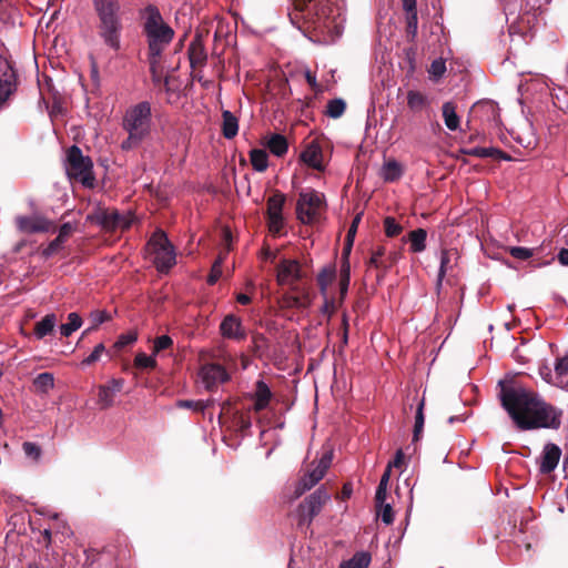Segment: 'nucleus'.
Masks as SVG:
<instances>
[{
  "mask_svg": "<svg viewBox=\"0 0 568 568\" xmlns=\"http://www.w3.org/2000/svg\"><path fill=\"white\" fill-rule=\"evenodd\" d=\"M499 384L501 406L518 428L560 427L562 412L545 402L537 393L521 386H506L503 382Z\"/></svg>",
  "mask_w": 568,
  "mask_h": 568,
  "instance_id": "obj_1",
  "label": "nucleus"
},
{
  "mask_svg": "<svg viewBox=\"0 0 568 568\" xmlns=\"http://www.w3.org/2000/svg\"><path fill=\"white\" fill-rule=\"evenodd\" d=\"M333 0H293L291 22L305 34L311 31L332 33L336 28Z\"/></svg>",
  "mask_w": 568,
  "mask_h": 568,
  "instance_id": "obj_2",
  "label": "nucleus"
},
{
  "mask_svg": "<svg viewBox=\"0 0 568 568\" xmlns=\"http://www.w3.org/2000/svg\"><path fill=\"white\" fill-rule=\"evenodd\" d=\"M142 19V34L145 37L148 53L162 55L173 41L175 31L169 26L154 4H148L140 11Z\"/></svg>",
  "mask_w": 568,
  "mask_h": 568,
  "instance_id": "obj_3",
  "label": "nucleus"
},
{
  "mask_svg": "<svg viewBox=\"0 0 568 568\" xmlns=\"http://www.w3.org/2000/svg\"><path fill=\"white\" fill-rule=\"evenodd\" d=\"M98 17V34L114 52L121 49L123 30L120 0H92Z\"/></svg>",
  "mask_w": 568,
  "mask_h": 568,
  "instance_id": "obj_4",
  "label": "nucleus"
},
{
  "mask_svg": "<svg viewBox=\"0 0 568 568\" xmlns=\"http://www.w3.org/2000/svg\"><path fill=\"white\" fill-rule=\"evenodd\" d=\"M152 122L151 104L142 101L129 108L123 116V130L128 138L122 141L121 149L130 151L138 148L150 134Z\"/></svg>",
  "mask_w": 568,
  "mask_h": 568,
  "instance_id": "obj_5",
  "label": "nucleus"
},
{
  "mask_svg": "<svg viewBox=\"0 0 568 568\" xmlns=\"http://www.w3.org/2000/svg\"><path fill=\"white\" fill-rule=\"evenodd\" d=\"M327 209L325 195L314 189L303 190L298 193L296 202V217L306 225L320 222Z\"/></svg>",
  "mask_w": 568,
  "mask_h": 568,
  "instance_id": "obj_6",
  "label": "nucleus"
},
{
  "mask_svg": "<svg viewBox=\"0 0 568 568\" xmlns=\"http://www.w3.org/2000/svg\"><path fill=\"white\" fill-rule=\"evenodd\" d=\"M93 162L83 155L81 149L72 145L67 151L65 171L70 180L82 183L85 187L94 186Z\"/></svg>",
  "mask_w": 568,
  "mask_h": 568,
  "instance_id": "obj_7",
  "label": "nucleus"
},
{
  "mask_svg": "<svg viewBox=\"0 0 568 568\" xmlns=\"http://www.w3.org/2000/svg\"><path fill=\"white\" fill-rule=\"evenodd\" d=\"M154 254V264L159 272L166 273L175 265L174 247L163 231L153 233L148 242Z\"/></svg>",
  "mask_w": 568,
  "mask_h": 568,
  "instance_id": "obj_8",
  "label": "nucleus"
},
{
  "mask_svg": "<svg viewBox=\"0 0 568 568\" xmlns=\"http://www.w3.org/2000/svg\"><path fill=\"white\" fill-rule=\"evenodd\" d=\"M331 498L324 486L317 488L313 494L304 499L298 506V525H311L313 518L317 516L323 506Z\"/></svg>",
  "mask_w": 568,
  "mask_h": 568,
  "instance_id": "obj_9",
  "label": "nucleus"
},
{
  "mask_svg": "<svg viewBox=\"0 0 568 568\" xmlns=\"http://www.w3.org/2000/svg\"><path fill=\"white\" fill-rule=\"evenodd\" d=\"M304 277L305 272L297 260L283 258L276 266V282L281 286L288 285L292 291H297V283Z\"/></svg>",
  "mask_w": 568,
  "mask_h": 568,
  "instance_id": "obj_10",
  "label": "nucleus"
},
{
  "mask_svg": "<svg viewBox=\"0 0 568 568\" xmlns=\"http://www.w3.org/2000/svg\"><path fill=\"white\" fill-rule=\"evenodd\" d=\"M18 75L11 62L0 54V109L4 108L10 97L16 92Z\"/></svg>",
  "mask_w": 568,
  "mask_h": 568,
  "instance_id": "obj_11",
  "label": "nucleus"
},
{
  "mask_svg": "<svg viewBox=\"0 0 568 568\" xmlns=\"http://www.w3.org/2000/svg\"><path fill=\"white\" fill-rule=\"evenodd\" d=\"M332 463V453L324 454L315 468L310 470L295 487V497L302 496L305 491L313 488L326 474Z\"/></svg>",
  "mask_w": 568,
  "mask_h": 568,
  "instance_id": "obj_12",
  "label": "nucleus"
},
{
  "mask_svg": "<svg viewBox=\"0 0 568 568\" xmlns=\"http://www.w3.org/2000/svg\"><path fill=\"white\" fill-rule=\"evenodd\" d=\"M14 224L21 233H45L55 230L54 223L44 215L34 213L32 215H18Z\"/></svg>",
  "mask_w": 568,
  "mask_h": 568,
  "instance_id": "obj_13",
  "label": "nucleus"
},
{
  "mask_svg": "<svg viewBox=\"0 0 568 568\" xmlns=\"http://www.w3.org/2000/svg\"><path fill=\"white\" fill-rule=\"evenodd\" d=\"M200 377L207 390H213L220 384H223L230 379V375L226 369L215 363L205 364L200 369Z\"/></svg>",
  "mask_w": 568,
  "mask_h": 568,
  "instance_id": "obj_14",
  "label": "nucleus"
},
{
  "mask_svg": "<svg viewBox=\"0 0 568 568\" xmlns=\"http://www.w3.org/2000/svg\"><path fill=\"white\" fill-rule=\"evenodd\" d=\"M123 378H112L106 384L98 387V404L101 409H108L113 406L114 397L123 388Z\"/></svg>",
  "mask_w": 568,
  "mask_h": 568,
  "instance_id": "obj_15",
  "label": "nucleus"
},
{
  "mask_svg": "<svg viewBox=\"0 0 568 568\" xmlns=\"http://www.w3.org/2000/svg\"><path fill=\"white\" fill-rule=\"evenodd\" d=\"M89 219L101 225L105 231H114L116 227L126 229L129 222H126L116 211L99 210Z\"/></svg>",
  "mask_w": 568,
  "mask_h": 568,
  "instance_id": "obj_16",
  "label": "nucleus"
},
{
  "mask_svg": "<svg viewBox=\"0 0 568 568\" xmlns=\"http://www.w3.org/2000/svg\"><path fill=\"white\" fill-rule=\"evenodd\" d=\"M300 159L307 166L317 171H324L323 150L317 141L313 140L306 144L300 154Z\"/></svg>",
  "mask_w": 568,
  "mask_h": 568,
  "instance_id": "obj_17",
  "label": "nucleus"
},
{
  "mask_svg": "<svg viewBox=\"0 0 568 568\" xmlns=\"http://www.w3.org/2000/svg\"><path fill=\"white\" fill-rule=\"evenodd\" d=\"M220 331L223 337L242 341L246 337L245 332L242 328L241 320L230 314L224 317L220 325Z\"/></svg>",
  "mask_w": 568,
  "mask_h": 568,
  "instance_id": "obj_18",
  "label": "nucleus"
},
{
  "mask_svg": "<svg viewBox=\"0 0 568 568\" xmlns=\"http://www.w3.org/2000/svg\"><path fill=\"white\" fill-rule=\"evenodd\" d=\"M561 456V449L552 443H548L542 450L540 471L542 474H550L557 467Z\"/></svg>",
  "mask_w": 568,
  "mask_h": 568,
  "instance_id": "obj_19",
  "label": "nucleus"
},
{
  "mask_svg": "<svg viewBox=\"0 0 568 568\" xmlns=\"http://www.w3.org/2000/svg\"><path fill=\"white\" fill-rule=\"evenodd\" d=\"M73 226L71 223L67 222L62 224L59 229L58 236L51 241L45 248L42 250L41 255L45 260L50 258L54 254H57L67 239L72 234Z\"/></svg>",
  "mask_w": 568,
  "mask_h": 568,
  "instance_id": "obj_20",
  "label": "nucleus"
},
{
  "mask_svg": "<svg viewBox=\"0 0 568 568\" xmlns=\"http://www.w3.org/2000/svg\"><path fill=\"white\" fill-rule=\"evenodd\" d=\"M189 60L192 68L203 67L206 62L207 54L203 44L202 36L196 34L189 45Z\"/></svg>",
  "mask_w": 568,
  "mask_h": 568,
  "instance_id": "obj_21",
  "label": "nucleus"
},
{
  "mask_svg": "<svg viewBox=\"0 0 568 568\" xmlns=\"http://www.w3.org/2000/svg\"><path fill=\"white\" fill-rule=\"evenodd\" d=\"M460 153L469 156H476V158H491L494 160H504V161H510L511 156L504 152L501 149L498 148H470V149H460Z\"/></svg>",
  "mask_w": 568,
  "mask_h": 568,
  "instance_id": "obj_22",
  "label": "nucleus"
},
{
  "mask_svg": "<svg viewBox=\"0 0 568 568\" xmlns=\"http://www.w3.org/2000/svg\"><path fill=\"white\" fill-rule=\"evenodd\" d=\"M459 258V254L456 250H443L442 256H440V266L438 271V277H437V288L442 286L443 278L445 275L453 271L454 266L457 265V261Z\"/></svg>",
  "mask_w": 568,
  "mask_h": 568,
  "instance_id": "obj_23",
  "label": "nucleus"
},
{
  "mask_svg": "<svg viewBox=\"0 0 568 568\" xmlns=\"http://www.w3.org/2000/svg\"><path fill=\"white\" fill-rule=\"evenodd\" d=\"M271 398L272 392L270 387L266 385L264 381H257L255 384L254 410L258 413L265 409L268 406Z\"/></svg>",
  "mask_w": 568,
  "mask_h": 568,
  "instance_id": "obj_24",
  "label": "nucleus"
},
{
  "mask_svg": "<svg viewBox=\"0 0 568 568\" xmlns=\"http://www.w3.org/2000/svg\"><path fill=\"white\" fill-rule=\"evenodd\" d=\"M58 318L57 315L51 313L47 314L41 321L34 325L33 334L37 339H42L54 332Z\"/></svg>",
  "mask_w": 568,
  "mask_h": 568,
  "instance_id": "obj_25",
  "label": "nucleus"
},
{
  "mask_svg": "<svg viewBox=\"0 0 568 568\" xmlns=\"http://www.w3.org/2000/svg\"><path fill=\"white\" fill-rule=\"evenodd\" d=\"M266 148L275 156H283L287 153L288 142L287 139L280 133H272L265 142Z\"/></svg>",
  "mask_w": 568,
  "mask_h": 568,
  "instance_id": "obj_26",
  "label": "nucleus"
},
{
  "mask_svg": "<svg viewBox=\"0 0 568 568\" xmlns=\"http://www.w3.org/2000/svg\"><path fill=\"white\" fill-rule=\"evenodd\" d=\"M296 294H285L283 301L288 307L307 308L311 305V298L308 292L300 286V290L294 291Z\"/></svg>",
  "mask_w": 568,
  "mask_h": 568,
  "instance_id": "obj_27",
  "label": "nucleus"
},
{
  "mask_svg": "<svg viewBox=\"0 0 568 568\" xmlns=\"http://www.w3.org/2000/svg\"><path fill=\"white\" fill-rule=\"evenodd\" d=\"M239 120L229 110L222 112V134L225 139L231 140L237 135Z\"/></svg>",
  "mask_w": 568,
  "mask_h": 568,
  "instance_id": "obj_28",
  "label": "nucleus"
},
{
  "mask_svg": "<svg viewBox=\"0 0 568 568\" xmlns=\"http://www.w3.org/2000/svg\"><path fill=\"white\" fill-rule=\"evenodd\" d=\"M427 231L424 229H416L408 233L407 240L409 242V250L413 253H420L426 248Z\"/></svg>",
  "mask_w": 568,
  "mask_h": 568,
  "instance_id": "obj_29",
  "label": "nucleus"
},
{
  "mask_svg": "<svg viewBox=\"0 0 568 568\" xmlns=\"http://www.w3.org/2000/svg\"><path fill=\"white\" fill-rule=\"evenodd\" d=\"M335 278H336L335 265H328L321 270V272L317 275V284L320 287V292L323 296L327 295V288L335 281Z\"/></svg>",
  "mask_w": 568,
  "mask_h": 568,
  "instance_id": "obj_30",
  "label": "nucleus"
},
{
  "mask_svg": "<svg viewBox=\"0 0 568 568\" xmlns=\"http://www.w3.org/2000/svg\"><path fill=\"white\" fill-rule=\"evenodd\" d=\"M554 385L568 389V356L557 359Z\"/></svg>",
  "mask_w": 568,
  "mask_h": 568,
  "instance_id": "obj_31",
  "label": "nucleus"
},
{
  "mask_svg": "<svg viewBox=\"0 0 568 568\" xmlns=\"http://www.w3.org/2000/svg\"><path fill=\"white\" fill-rule=\"evenodd\" d=\"M161 57L162 55H152L151 53H148L150 73H151L152 82L154 84L158 85L163 82V84L166 87L169 84V78L162 77V71H161V65H160Z\"/></svg>",
  "mask_w": 568,
  "mask_h": 568,
  "instance_id": "obj_32",
  "label": "nucleus"
},
{
  "mask_svg": "<svg viewBox=\"0 0 568 568\" xmlns=\"http://www.w3.org/2000/svg\"><path fill=\"white\" fill-rule=\"evenodd\" d=\"M403 175V168L396 160H389L384 163L382 176L386 182H395Z\"/></svg>",
  "mask_w": 568,
  "mask_h": 568,
  "instance_id": "obj_33",
  "label": "nucleus"
},
{
  "mask_svg": "<svg viewBox=\"0 0 568 568\" xmlns=\"http://www.w3.org/2000/svg\"><path fill=\"white\" fill-rule=\"evenodd\" d=\"M443 118L446 126L450 131H455L459 128V116L456 113V105L453 102H445L443 104Z\"/></svg>",
  "mask_w": 568,
  "mask_h": 568,
  "instance_id": "obj_34",
  "label": "nucleus"
},
{
  "mask_svg": "<svg viewBox=\"0 0 568 568\" xmlns=\"http://www.w3.org/2000/svg\"><path fill=\"white\" fill-rule=\"evenodd\" d=\"M286 197L285 195L280 192L275 191L272 196L267 200V216L271 215H283L282 211L285 204Z\"/></svg>",
  "mask_w": 568,
  "mask_h": 568,
  "instance_id": "obj_35",
  "label": "nucleus"
},
{
  "mask_svg": "<svg viewBox=\"0 0 568 568\" xmlns=\"http://www.w3.org/2000/svg\"><path fill=\"white\" fill-rule=\"evenodd\" d=\"M250 161L253 169L257 172H264L268 166V155L263 149L251 150Z\"/></svg>",
  "mask_w": 568,
  "mask_h": 568,
  "instance_id": "obj_36",
  "label": "nucleus"
},
{
  "mask_svg": "<svg viewBox=\"0 0 568 568\" xmlns=\"http://www.w3.org/2000/svg\"><path fill=\"white\" fill-rule=\"evenodd\" d=\"M33 386L37 392L47 394L54 387V377L52 373H41L33 379Z\"/></svg>",
  "mask_w": 568,
  "mask_h": 568,
  "instance_id": "obj_37",
  "label": "nucleus"
},
{
  "mask_svg": "<svg viewBox=\"0 0 568 568\" xmlns=\"http://www.w3.org/2000/svg\"><path fill=\"white\" fill-rule=\"evenodd\" d=\"M405 12H406V37L409 42L414 43L415 39L417 37V30H418L417 9H414L413 11H405Z\"/></svg>",
  "mask_w": 568,
  "mask_h": 568,
  "instance_id": "obj_38",
  "label": "nucleus"
},
{
  "mask_svg": "<svg viewBox=\"0 0 568 568\" xmlns=\"http://www.w3.org/2000/svg\"><path fill=\"white\" fill-rule=\"evenodd\" d=\"M425 398L423 397L416 409L415 425L413 430V442H418L424 429L425 416H424Z\"/></svg>",
  "mask_w": 568,
  "mask_h": 568,
  "instance_id": "obj_39",
  "label": "nucleus"
},
{
  "mask_svg": "<svg viewBox=\"0 0 568 568\" xmlns=\"http://www.w3.org/2000/svg\"><path fill=\"white\" fill-rule=\"evenodd\" d=\"M82 325V318L78 313H70L68 315V323L60 326V333L64 337H69L73 332L79 329Z\"/></svg>",
  "mask_w": 568,
  "mask_h": 568,
  "instance_id": "obj_40",
  "label": "nucleus"
},
{
  "mask_svg": "<svg viewBox=\"0 0 568 568\" xmlns=\"http://www.w3.org/2000/svg\"><path fill=\"white\" fill-rule=\"evenodd\" d=\"M371 562L368 552H357L349 560L344 561L341 568H367Z\"/></svg>",
  "mask_w": 568,
  "mask_h": 568,
  "instance_id": "obj_41",
  "label": "nucleus"
},
{
  "mask_svg": "<svg viewBox=\"0 0 568 568\" xmlns=\"http://www.w3.org/2000/svg\"><path fill=\"white\" fill-rule=\"evenodd\" d=\"M427 104V98L419 91L407 92V105L412 111H420Z\"/></svg>",
  "mask_w": 568,
  "mask_h": 568,
  "instance_id": "obj_42",
  "label": "nucleus"
},
{
  "mask_svg": "<svg viewBox=\"0 0 568 568\" xmlns=\"http://www.w3.org/2000/svg\"><path fill=\"white\" fill-rule=\"evenodd\" d=\"M268 349V339L262 333H254L252 336V352L255 356L262 357Z\"/></svg>",
  "mask_w": 568,
  "mask_h": 568,
  "instance_id": "obj_43",
  "label": "nucleus"
},
{
  "mask_svg": "<svg viewBox=\"0 0 568 568\" xmlns=\"http://www.w3.org/2000/svg\"><path fill=\"white\" fill-rule=\"evenodd\" d=\"M346 110V103L343 99L329 100L326 106V115L332 119L341 118Z\"/></svg>",
  "mask_w": 568,
  "mask_h": 568,
  "instance_id": "obj_44",
  "label": "nucleus"
},
{
  "mask_svg": "<svg viewBox=\"0 0 568 568\" xmlns=\"http://www.w3.org/2000/svg\"><path fill=\"white\" fill-rule=\"evenodd\" d=\"M389 478H390L389 469H385V471L382 475V478L379 480V484L377 486L376 494H375V503L377 505H383V503L386 499L387 486H388Z\"/></svg>",
  "mask_w": 568,
  "mask_h": 568,
  "instance_id": "obj_45",
  "label": "nucleus"
},
{
  "mask_svg": "<svg viewBox=\"0 0 568 568\" xmlns=\"http://www.w3.org/2000/svg\"><path fill=\"white\" fill-rule=\"evenodd\" d=\"M213 400H191V399H180L176 403V406L180 408L193 409L195 412H204Z\"/></svg>",
  "mask_w": 568,
  "mask_h": 568,
  "instance_id": "obj_46",
  "label": "nucleus"
},
{
  "mask_svg": "<svg viewBox=\"0 0 568 568\" xmlns=\"http://www.w3.org/2000/svg\"><path fill=\"white\" fill-rule=\"evenodd\" d=\"M384 231L386 236L395 237L402 233L403 226L396 221L395 217L387 216L384 219Z\"/></svg>",
  "mask_w": 568,
  "mask_h": 568,
  "instance_id": "obj_47",
  "label": "nucleus"
},
{
  "mask_svg": "<svg viewBox=\"0 0 568 568\" xmlns=\"http://www.w3.org/2000/svg\"><path fill=\"white\" fill-rule=\"evenodd\" d=\"M134 366L138 368L153 369L156 367V361L153 356H148L145 353L141 352L135 355Z\"/></svg>",
  "mask_w": 568,
  "mask_h": 568,
  "instance_id": "obj_48",
  "label": "nucleus"
},
{
  "mask_svg": "<svg viewBox=\"0 0 568 568\" xmlns=\"http://www.w3.org/2000/svg\"><path fill=\"white\" fill-rule=\"evenodd\" d=\"M22 449L26 456L34 462H38L42 454L41 447L38 444L31 442H24L22 445Z\"/></svg>",
  "mask_w": 568,
  "mask_h": 568,
  "instance_id": "obj_49",
  "label": "nucleus"
},
{
  "mask_svg": "<svg viewBox=\"0 0 568 568\" xmlns=\"http://www.w3.org/2000/svg\"><path fill=\"white\" fill-rule=\"evenodd\" d=\"M173 339L169 335H161L154 339L153 354L172 347Z\"/></svg>",
  "mask_w": 568,
  "mask_h": 568,
  "instance_id": "obj_50",
  "label": "nucleus"
},
{
  "mask_svg": "<svg viewBox=\"0 0 568 568\" xmlns=\"http://www.w3.org/2000/svg\"><path fill=\"white\" fill-rule=\"evenodd\" d=\"M138 339V334L135 332H129L125 334H121L116 342L114 343V347L116 349H122L128 345L133 344Z\"/></svg>",
  "mask_w": 568,
  "mask_h": 568,
  "instance_id": "obj_51",
  "label": "nucleus"
},
{
  "mask_svg": "<svg viewBox=\"0 0 568 568\" xmlns=\"http://www.w3.org/2000/svg\"><path fill=\"white\" fill-rule=\"evenodd\" d=\"M385 247L384 246H377L373 253H372V256L368 261V264L371 266H374L376 268H379V267H388V265H385L382 261H381V257L385 255Z\"/></svg>",
  "mask_w": 568,
  "mask_h": 568,
  "instance_id": "obj_52",
  "label": "nucleus"
},
{
  "mask_svg": "<svg viewBox=\"0 0 568 568\" xmlns=\"http://www.w3.org/2000/svg\"><path fill=\"white\" fill-rule=\"evenodd\" d=\"M111 318L110 314L105 311H95L90 314V320L92 322L91 329H97L99 325L109 321Z\"/></svg>",
  "mask_w": 568,
  "mask_h": 568,
  "instance_id": "obj_53",
  "label": "nucleus"
},
{
  "mask_svg": "<svg viewBox=\"0 0 568 568\" xmlns=\"http://www.w3.org/2000/svg\"><path fill=\"white\" fill-rule=\"evenodd\" d=\"M105 352V347L102 343L98 344L93 352L82 361V365L89 366L98 362L101 355Z\"/></svg>",
  "mask_w": 568,
  "mask_h": 568,
  "instance_id": "obj_54",
  "label": "nucleus"
},
{
  "mask_svg": "<svg viewBox=\"0 0 568 568\" xmlns=\"http://www.w3.org/2000/svg\"><path fill=\"white\" fill-rule=\"evenodd\" d=\"M428 72L435 79L440 78L446 72L445 61L442 59L434 60Z\"/></svg>",
  "mask_w": 568,
  "mask_h": 568,
  "instance_id": "obj_55",
  "label": "nucleus"
},
{
  "mask_svg": "<svg viewBox=\"0 0 568 568\" xmlns=\"http://www.w3.org/2000/svg\"><path fill=\"white\" fill-rule=\"evenodd\" d=\"M509 253L513 257H515L517 260H521V261L528 260L529 257H531L534 255L532 250H529L527 247H521V246L510 247Z\"/></svg>",
  "mask_w": 568,
  "mask_h": 568,
  "instance_id": "obj_56",
  "label": "nucleus"
},
{
  "mask_svg": "<svg viewBox=\"0 0 568 568\" xmlns=\"http://www.w3.org/2000/svg\"><path fill=\"white\" fill-rule=\"evenodd\" d=\"M376 507L381 508L379 515L383 523H385L386 525H390L394 521V513L392 506L389 504H385L384 501L383 505L376 504Z\"/></svg>",
  "mask_w": 568,
  "mask_h": 568,
  "instance_id": "obj_57",
  "label": "nucleus"
},
{
  "mask_svg": "<svg viewBox=\"0 0 568 568\" xmlns=\"http://www.w3.org/2000/svg\"><path fill=\"white\" fill-rule=\"evenodd\" d=\"M267 222L270 231L274 234L280 233L284 225L283 215H276V217L275 215L267 216Z\"/></svg>",
  "mask_w": 568,
  "mask_h": 568,
  "instance_id": "obj_58",
  "label": "nucleus"
},
{
  "mask_svg": "<svg viewBox=\"0 0 568 568\" xmlns=\"http://www.w3.org/2000/svg\"><path fill=\"white\" fill-rule=\"evenodd\" d=\"M222 276V268H220V262L213 263L211 272L207 276V284L214 285Z\"/></svg>",
  "mask_w": 568,
  "mask_h": 568,
  "instance_id": "obj_59",
  "label": "nucleus"
},
{
  "mask_svg": "<svg viewBox=\"0 0 568 568\" xmlns=\"http://www.w3.org/2000/svg\"><path fill=\"white\" fill-rule=\"evenodd\" d=\"M324 304L322 306V313L331 317L336 311V303L334 298H328L327 295L324 296Z\"/></svg>",
  "mask_w": 568,
  "mask_h": 568,
  "instance_id": "obj_60",
  "label": "nucleus"
},
{
  "mask_svg": "<svg viewBox=\"0 0 568 568\" xmlns=\"http://www.w3.org/2000/svg\"><path fill=\"white\" fill-rule=\"evenodd\" d=\"M236 425L241 432L245 433L251 428V418L250 416L237 414L236 416Z\"/></svg>",
  "mask_w": 568,
  "mask_h": 568,
  "instance_id": "obj_61",
  "label": "nucleus"
},
{
  "mask_svg": "<svg viewBox=\"0 0 568 568\" xmlns=\"http://www.w3.org/2000/svg\"><path fill=\"white\" fill-rule=\"evenodd\" d=\"M405 455L402 449H398L395 454L394 459L388 463L386 469H389V473L392 471V467L400 468L404 465Z\"/></svg>",
  "mask_w": 568,
  "mask_h": 568,
  "instance_id": "obj_62",
  "label": "nucleus"
},
{
  "mask_svg": "<svg viewBox=\"0 0 568 568\" xmlns=\"http://www.w3.org/2000/svg\"><path fill=\"white\" fill-rule=\"evenodd\" d=\"M305 79H306V82L308 83V85L312 88V90H314L316 92L320 90V85L317 83L315 73H313L311 71H306Z\"/></svg>",
  "mask_w": 568,
  "mask_h": 568,
  "instance_id": "obj_63",
  "label": "nucleus"
},
{
  "mask_svg": "<svg viewBox=\"0 0 568 568\" xmlns=\"http://www.w3.org/2000/svg\"><path fill=\"white\" fill-rule=\"evenodd\" d=\"M362 220V213H358L352 221V224L347 231V234H349L351 236H355L356 235V232H357V227H358V224Z\"/></svg>",
  "mask_w": 568,
  "mask_h": 568,
  "instance_id": "obj_64",
  "label": "nucleus"
}]
</instances>
